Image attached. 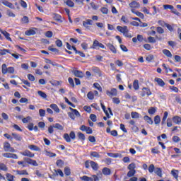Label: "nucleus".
<instances>
[{"instance_id": "nucleus-1", "label": "nucleus", "mask_w": 181, "mask_h": 181, "mask_svg": "<svg viewBox=\"0 0 181 181\" xmlns=\"http://www.w3.org/2000/svg\"><path fill=\"white\" fill-rule=\"evenodd\" d=\"M84 166L86 169H90V166L92 168V170L94 172H98V169H100V165L95 162L91 160H87L84 163Z\"/></svg>"}, {"instance_id": "nucleus-2", "label": "nucleus", "mask_w": 181, "mask_h": 181, "mask_svg": "<svg viewBox=\"0 0 181 181\" xmlns=\"http://www.w3.org/2000/svg\"><path fill=\"white\" fill-rule=\"evenodd\" d=\"M117 30L118 32H120V33H122L125 37H128L129 39H131L132 37V34L129 33V30H128V26L124 25V26H121L118 25L117 27Z\"/></svg>"}, {"instance_id": "nucleus-3", "label": "nucleus", "mask_w": 181, "mask_h": 181, "mask_svg": "<svg viewBox=\"0 0 181 181\" xmlns=\"http://www.w3.org/2000/svg\"><path fill=\"white\" fill-rule=\"evenodd\" d=\"M1 73L2 74H13L15 73V68L13 66H9L7 68L6 64H3L1 65Z\"/></svg>"}, {"instance_id": "nucleus-4", "label": "nucleus", "mask_w": 181, "mask_h": 181, "mask_svg": "<svg viewBox=\"0 0 181 181\" xmlns=\"http://www.w3.org/2000/svg\"><path fill=\"white\" fill-rule=\"evenodd\" d=\"M69 110L70 111H71V112H68V115L69 117H71V119H76V117H81V115H80V112H78L77 109L69 107Z\"/></svg>"}, {"instance_id": "nucleus-5", "label": "nucleus", "mask_w": 181, "mask_h": 181, "mask_svg": "<svg viewBox=\"0 0 181 181\" xmlns=\"http://www.w3.org/2000/svg\"><path fill=\"white\" fill-rule=\"evenodd\" d=\"M3 149L4 152H11V153L16 152V150H15L13 147L11 146V144L8 141H5L4 143Z\"/></svg>"}, {"instance_id": "nucleus-6", "label": "nucleus", "mask_w": 181, "mask_h": 181, "mask_svg": "<svg viewBox=\"0 0 181 181\" xmlns=\"http://www.w3.org/2000/svg\"><path fill=\"white\" fill-rule=\"evenodd\" d=\"M81 180L84 181H100V178H98V176L94 175L91 177H88L87 175H83L82 177H80Z\"/></svg>"}, {"instance_id": "nucleus-7", "label": "nucleus", "mask_w": 181, "mask_h": 181, "mask_svg": "<svg viewBox=\"0 0 181 181\" xmlns=\"http://www.w3.org/2000/svg\"><path fill=\"white\" fill-rule=\"evenodd\" d=\"M106 94L108 97H117L118 95V90L115 88H112L110 90H106Z\"/></svg>"}, {"instance_id": "nucleus-8", "label": "nucleus", "mask_w": 181, "mask_h": 181, "mask_svg": "<svg viewBox=\"0 0 181 181\" xmlns=\"http://www.w3.org/2000/svg\"><path fill=\"white\" fill-rule=\"evenodd\" d=\"M80 131H82L83 132H86L88 135H91L93 134V129H91L89 127H87L86 125H81L79 128Z\"/></svg>"}, {"instance_id": "nucleus-9", "label": "nucleus", "mask_w": 181, "mask_h": 181, "mask_svg": "<svg viewBox=\"0 0 181 181\" xmlns=\"http://www.w3.org/2000/svg\"><path fill=\"white\" fill-rule=\"evenodd\" d=\"M145 95H147V97H149V95H152V91H151V89L149 88L144 87L142 88L141 96L145 97Z\"/></svg>"}, {"instance_id": "nucleus-10", "label": "nucleus", "mask_w": 181, "mask_h": 181, "mask_svg": "<svg viewBox=\"0 0 181 181\" xmlns=\"http://www.w3.org/2000/svg\"><path fill=\"white\" fill-rule=\"evenodd\" d=\"M7 153H4L2 154V156L4 158H7L8 159H18V155L13 153H8V151H6Z\"/></svg>"}, {"instance_id": "nucleus-11", "label": "nucleus", "mask_w": 181, "mask_h": 181, "mask_svg": "<svg viewBox=\"0 0 181 181\" xmlns=\"http://www.w3.org/2000/svg\"><path fill=\"white\" fill-rule=\"evenodd\" d=\"M23 156H27L28 158H35V153H32L29 150H25L23 152L21 153Z\"/></svg>"}, {"instance_id": "nucleus-12", "label": "nucleus", "mask_w": 181, "mask_h": 181, "mask_svg": "<svg viewBox=\"0 0 181 181\" xmlns=\"http://www.w3.org/2000/svg\"><path fill=\"white\" fill-rule=\"evenodd\" d=\"M36 30H37V28H33L30 30H28L25 32V36H33L36 33Z\"/></svg>"}, {"instance_id": "nucleus-13", "label": "nucleus", "mask_w": 181, "mask_h": 181, "mask_svg": "<svg viewBox=\"0 0 181 181\" xmlns=\"http://www.w3.org/2000/svg\"><path fill=\"white\" fill-rule=\"evenodd\" d=\"M72 73L75 77H78V78H83L84 77V73L81 71L74 70Z\"/></svg>"}, {"instance_id": "nucleus-14", "label": "nucleus", "mask_w": 181, "mask_h": 181, "mask_svg": "<svg viewBox=\"0 0 181 181\" xmlns=\"http://www.w3.org/2000/svg\"><path fill=\"white\" fill-rule=\"evenodd\" d=\"M129 6H130V8H132L134 9H138V8H141V4H139V2H138V1H133L131 3H129Z\"/></svg>"}, {"instance_id": "nucleus-15", "label": "nucleus", "mask_w": 181, "mask_h": 181, "mask_svg": "<svg viewBox=\"0 0 181 181\" xmlns=\"http://www.w3.org/2000/svg\"><path fill=\"white\" fill-rule=\"evenodd\" d=\"M0 32L2 35H4L6 39L8 40V42H12V38H11V34H9V33H8L6 30H2V29H0Z\"/></svg>"}, {"instance_id": "nucleus-16", "label": "nucleus", "mask_w": 181, "mask_h": 181, "mask_svg": "<svg viewBox=\"0 0 181 181\" xmlns=\"http://www.w3.org/2000/svg\"><path fill=\"white\" fill-rule=\"evenodd\" d=\"M107 47H108L109 50L113 53V54H117V48L114 46V45L111 43L106 44Z\"/></svg>"}, {"instance_id": "nucleus-17", "label": "nucleus", "mask_w": 181, "mask_h": 181, "mask_svg": "<svg viewBox=\"0 0 181 181\" xmlns=\"http://www.w3.org/2000/svg\"><path fill=\"white\" fill-rule=\"evenodd\" d=\"M154 81L156 83H157V84L160 86V87H165V81L163 80H162V78H158V77H156L154 78Z\"/></svg>"}, {"instance_id": "nucleus-18", "label": "nucleus", "mask_w": 181, "mask_h": 181, "mask_svg": "<svg viewBox=\"0 0 181 181\" xmlns=\"http://www.w3.org/2000/svg\"><path fill=\"white\" fill-rule=\"evenodd\" d=\"M88 25H93V20L87 19L86 21H83V26L86 28V29H90V26H88Z\"/></svg>"}, {"instance_id": "nucleus-19", "label": "nucleus", "mask_w": 181, "mask_h": 181, "mask_svg": "<svg viewBox=\"0 0 181 181\" xmlns=\"http://www.w3.org/2000/svg\"><path fill=\"white\" fill-rule=\"evenodd\" d=\"M2 4L4 5V6H7V8H10V9H15V6L6 0H4Z\"/></svg>"}, {"instance_id": "nucleus-20", "label": "nucleus", "mask_w": 181, "mask_h": 181, "mask_svg": "<svg viewBox=\"0 0 181 181\" xmlns=\"http://www.w3.org/2000/svg\"><path fill=\"white\" fill-rule=\"evenodd\" d=\"M13 139H15V141H18L19 142H21V141H22V139H23L22 138V136H21V134H18V133H12L11 134Z\"/></svg>"}, {"instance_id": "nucleus-21", "label": "nucleus", "mask_w": 181, "mask_h": 181, "mask_svg": "<svg viewBox=\"0 0 181 181\" xmlns=\"http://www.w3.org/2000/svg\"><path fill=\"white\" fill-rule=\"evenodd\" d=\"M102 173L105 175V176H110V175H111V169L105 167L103 168L102 170Z\"/></svg>"}, {"instance_id": "nucleus-22", "label": "nucleus", "mask_w": 181, "mask_h": 181, "mask_svg": "<svg viewBox=\"0 0 181 181\" xmlns=\"http://www.w3.org/2000/svg\"><path fill=\"white\" fill-rule=\"evenodd\" d=\"M28 148H30V151H35V152H40L41 151L40 147H38L36 145H29Z\"/></svg>"}, {"instance_id": "nucleus-23", "label": "nucleus", "mask_w": 181, "mask_h": 181, "mask_svg": "<svg viewBox=\"0 0 181 181\" xmlns=\"http://www.w3.org/2000/svg\"><path fill=\"white\" fill-rule=\"evenodd\" d=\"M168 115H169V112L168 111L164 112L163 117L161 122V125H165L166 124V119H168Z\"/></svg>"}, {"instance_id": "nucleus-24", "label": "nucleus", "mask_w": 181, "mask_h": 181, "mask_svg": "<svg viewBox=\"0 0 181 181\" xmlns=\"http://www.w3.org/2000/svg\"><path fill=\"white\" fill-rule=\"evenodd\" d=\"M173 121L174 124H176L177 125H180L181 124V117L179 116H174L173 117Z\"/></svg>"}, {"instance_id": "nucleus-25", "label": "nucleus", "mask_w": 181, "mask_h": 181, "mask_svg": "<svg viewBox=\"0 0 181 181\" xmlns=\"http://www.w3.org/2000/svg\"><path fill=\"white\" fill-rule=\"evenodd\" d=\"M100 47V42L98 40H95L93 41V45L90 47V49H95V50H98V47Z\"/></svg>"}, {"instance_id": "nucleus-26", "label": "nucleus", "mask_w": 181, "mask_h": 181, "mask_svg": "<svg viewBox=\"0 0 181 181\" xmlns=\"http://www.w3.org/2000/svg\"><path fill=\"white\" fill-rule=\"evenodd\" d=\"M144 119L147 122V124H149V125H152L153 124V120H152V118L148 115H145L144 117Z\"/></svg>"}, {"instance_id": "nucleus-27", "label": "nucleus", "mask_w": 181, "mask_h": 181, "mask_svg": "<svg viewBox=\"0 0 181 181\" xmlns=\"http://www.w3.org/2000/svg\"><path fill=\"white\" fill-rule=\"evenodd\" d=\"M131 11L132 13H134V15H136V16H139V18H141V19H144V18H145V16L141 12L135 11V10L134 9H132Z\"/></svg>"}, {"instance_id": "nucleus-28", "label": "nucleus", "mask_w": 181, "mask_h": 181, "mask_svg": "<svg viewBox=\"0 0 181 181\" xmlns=\"http://www.w3.org/2000/svg\"><path fill=\"white\" fill-rule=\"evenodd\" d=\"M6 179L8 181H15V175L11 174V173H6Z\"/></svg>"}, {"instance_id": "nucleus-29", "label": "nucleus", "mask_w": 181, "mask_h": 181, "mask_svg": "<svg viewBox=\"0 0 181 181\" xmlns=\"http://www.w3.org/2000/svg\"><path fill=\"white\" fill-rule=\"evenodd\" d=\"M54 19L57 22H59V23H62L63 22V20H62V16H60V14L54 13Z\"/></svg>"}, {"instance_id": "nucleus-30", "label": "nucleus", "mask_w": 181, "mask_h": 181, "mask_svg": "<svg viewBox=\"0 0 181 181\" xmlns=\"http://www.w3.org/2000/svg\"><path fill=\"white\" fill-rule=\"evenodd\" d=\"M102 110H103V112H105L106 117L110 119L111 118V116H110V113H108V110H107V109L105 108V105H104V104L100 103Z\"/></svg>"}, {"instance_id": "nucleus-31", "label": "nucleus", "mask_w": 181, "mask_h": 181, "mask_svg": "<svg viewBox=\"0 0 181 181\" xmlns=\"http://www.w3.org/2000/svg\"><path fill=\"white\" fill-rule=\"evenodd\" d=\"M17 175H19L20 176H28L29 175V173H28V170H17Z\"/></svg>"}, {"instance_id": "nucleus-32", "label": "nucleus", "mask_w": 181, "mask_h": 181, "mask_svg": "<svg viewBox=\"0 0 181 181\" xmlns=\"http://www.w3.org/2000/svg\"><path fill=\"white\" fill-rule=\"evenodd\" d=\"M50 108H52V110H54V111L57 113L60 112V109L59 108V106H57V105L56 104H51Z\"/></svg>"}, {"instance_id": "nucleus-33", "label": "nucleus", "mask_w": 181, "mask_h": 181, "mask_svg": "<svg viewBox=\"0 0 181 181\" xmlns=\"http://www.w3.org/2000/svg\"><path fill=\"white\" fill-rule=\"evenodd\" d=\"M93 71L98 75V77H103V72L98 67H93Z\"/></svg>"}, {"instance_id": "nucleus-34", "label": "nucleus", "mask_w": 181, "mask_h": 181, "mask_svg": "<svg viewBox=\"0 0 181 181\" xmlns=\"http://www.w3.org/2000/svg\"><path fill=\"white\" fill-rule=\"evenodd\" d=\"M136 173V170H129L127 173V177H134L135 176V174Z\"/></svg>"}, {"instance_id": "nucleus-35", "label": "nucleus", "mask_w": 181, "mask_h": 181, "mask_svg": "<svg viewBox=\"0 0 181 181\" xmlns=\"http://www.w3.org/2000/svg\"><path fill=\"white\" fill-rule=\"evenodd\" d=\"M37 94L38 95H40V97H41V98H43L44 100H46L47 98V95L46 94V93L42 90L37 91Z\"/></svg>"}, {"instance_id": "nucleus-36", "label": "nucleus", "mask_w": 181, "mask_h": 181, "mask_svg": "<svg viewBox=\"0 0 181 181\" xmlns=\"http://www.w3.org/2000/svg\"><path fill=\"white\" fill-rule=\"evenodd\" d=\"M156 110L157 108L155 107H151L148 110V112L150 115H153L156 112Z\"/></svg>"}, {"instance_id": "nucleus-37", "label": "nucleus", "mask_w": 181, "mask_h": 181, "mask_svg": "<svg viewBox=\"0 0 181 181\" xmlns=\"http://www.w3.org/2000/svg\"><path fill=\"white\" fill-rule=\"evenodd\" d=\"M93 87L95 88H96V90H98V91H100V93H103V88L101 87V86L100 85V83H93Z\"/></svg>"}, {"instance_id": "nucleus-38", "label": "nucleus", "mask_w": 181, "mask_h": 181, "mask_svg": "<svg viewBox=\"0 0 181 181\" xmlns=\"http://www.w3.org/2000/svg\"><path fill=\"white\" fill-rule=\"evenodd\" d=\"M131 117L133 119H138V118H139V113L137 112H132Z\"/></svg>"}, {"instance_id": "nucleus-39", "label": "nucleus", "mask_w": 181, "mask_h": 181, "mask_svg": "<svg viewBox=\"0 0 181 181\" xmlns=\"http://www.w3.org/2000/svg\"><path fill=\"white\" fill-rule=\"evenodd\" d=\"M90 156H91L92 158H101V156H100V153H98V152H97V151H91V152H90Z\"/></svg>"}, {"instance_id": "nucleus-40", "label": "nucleus", "mask_w": 181, "mask_h": 181, "mask_svg": "<svg viewBox=\"0 0 181 181\" xmlns=\"http://www.w3.org/2000/svg\"><path fill=\"white\" fill-rule=\"evenodd\" d=\"M171 175L175 177V179H177L179 177V170H173L171 171Z\"/></svg>"}, {"instance_id": "nucleus-41", "label": "nucleus", "mask_w": 181, "mask_h": 181, "mask_svg": "<svg viewBox=\"0 0 181 181\" xmlns=\"http://www.w3.org/2000/svg\"><path fill=\"white\" fill-rule=\"evenodd\" d=\"M64 2L66 3V5H67V6H69V8H74V2H73V1L66 0V1H64Z\"/></svg>"}, {"instance_id": "nucleus-42", "label": "nucleus", "mask_w": 181, "mask_h": 181, "mask_svg": "<svg viewBox=\"0 0 181 181\" xmlns=\"http://www.w3.org/2000/svg\"><path fill=\"white\" fill-rule=\"evenodd\" d=\"M133 88H134L136 90H139V81L134 80L133 83Z\"/></svg>"}, {"instance_id": "nucleus-43", "label": "nucleus", "mask_w": 181, "mask_h": 181, "mask_svg": "<svg viewBox=\"0 0 181 181\" xmlns=\"http://www.w3.org/2000/svg\"><path fill=\"white\" fill-rule=\"evenodd\" d=\"M45 155L47 156H49V158H56L57 156L56 153L48 151H45Z\"/></svg>"}, {"instance_id": "nucleus-44", "label": "nucleus", "mask_w": 181, "mask_h": 181, "mask_svg": "<svg viewBox=\"0 0 181 181\" xmlns=\"http://www.w3.org/2000/svg\"><path fill=\"white\" fill-rule=\"evenodd\" d=\"M30 121H32V117L28 116L22 119L23 124H28Z\"/></svg>"}, {"instance_id": "nucleus-45", "label": "nucleus", "mask_w": 181, "mask_h": 181, "mask_svg": "<svg viewBox=\"0 0 181 181\" xmlns=\"http://www.w3.org/2000/svg\"><path fill=\"white\" fill-rule=\"evenodd\" d=\"M0 170H3L4 172H8V167L5 163H0Z\"/></svg>"}, {"instance_id": "nucleus-46", "label": "nucleus", "mask_w": 181, "mask_h": 181, "mask_svg": "<svg viewBox=\"0 0 181 181\" xmlns=\"http://www.w3.org/2000/svg\"><path fill=\"white\" fill-rule=\"evenodd\" d=\"M162 67H163V69H165V73H169V71H170L171 73L173 72V69L169 68V66H167L166 64H163Z\"/></svg>"}, {"instance_id": "nucleus-47", "label": "nucleus", "mask_w": 181, "mask_h": 181, "mask_svg": "<svg viewBox=\"0 0 181 181\" xmlns=\"http://www.w3.org/2000/svg\"><path fill=\"white\" fill-rule=\"evenodd\" d=\"M163 53L167 57H172V52H170L168 49H163Z\"/></svg>"}, {"instance_id": "nucleus-48", "label": "nucleus", "mask_w": 181, "mask_h": 181, "mask_svg": "<svg viewBox=\"0 0 181 181\" xmlns=\"http://www.w3.org/2000/svg\"><path fill=\"white\" fill-rule=\"evenodd\" d=\"M154 124L156 125L160 124V116L156 115L154 117Z\"/></svg>"}, {"instance_id": "nucleus-49", "label": "nucleus", "mask_w": 181, "mask_h": 181, "mask_svg": "<svg viewBox=\"0 0 181 181\" xmlns=\"http://www.w3.org/2000/svg\"><path fill=\"white\" fill-rule=\"evenodd\" d=\"M64 172L66 175V176H70L71 175V170H70V168L66 167L64 170Z\"/></svg>"}, {"instance_id": "nucleus-50", "label": "nucleus", "mask_w": 181, "mask_h": 181, "mask_svg": "<svg viewBox=\"0 0 181 181\" xmlns=\"http://www.w3.org/2000/svg\"><path fill=\"white\" fill-rule=\"evenodd\" d=\"M136 168V165H135V163H132L128 165L127 169L129 170H135Z\"/></svg>"}, {"instance_id": "nucleus-51", "label": "nucleus", "mask_w": 181, "mask_h": 181, "mask_svg": "<svg viewBox=\"0 0 181 181\" xmlns=\"http://www.w3.org/2000/svg\"><path fill=\"white\" fill-rule=\"evenodd\" d=\"M56 165L58 168H62V166H64V162L63 160H57L56 162Z\"/></svg>"}, {"instance_id": "nucleus-52", "label": "nucleus", "mask_w": 181, "mask_h": 181, "mask_svg": "<svg viewBox=\"0 0 181 181\" xmlns=\"http://www.w3.org/2000/svg\"><path fill=\"white\" fill-rule=\"evenodd\" d=\"M155 173L156 175H157V176H159V177H162V168H157L155 171Z\"/></svg>"}, {"instance_id": "nucleus-53", "label": "nucleus", "mask_w": 181, "mask_h": 181, "mask_svg": "<svg viewBox=\"0 0 181 181\" xmlns=\"http://www.w3.org/2000/svg\"><path fill=\"white\" fill-rule=\"evenodd\" d=\"M78 138L81 141H86V135H84V134H83L81 132L78 133Z\"/></svg>"}, {"instance_id": "nucleus-54", "label": "nucleus", "mask_w": 181, "mask_h": 181, "mask_svg": "<svg viewBox=\"0 0 181 181\" xmlns=\"http://www.w3.org/2000/svg\"><path fill=\"white\" fill-rule=\"evenodd\" d=\"M54 127L56 128V129H59V131H63V129H64V127L59 123H56Z\"/></svg>"}, {"instance_id": "nucleus-55", "label": "nucleus", "mask_w": 181, "mask_h": 181, "mask_svg": "<svg viewBox=\"0 0 181 181\" xmlns=\"http://www.w3.org/2000/svg\"><path fill=\"white\" fill-rule=\"evenodd\" d=\"M6 53H8L9 54H11V50L6 49H1L0 54H1V56H5V54H6Z\"/></svg>"}, {"instance_id": "nucleus-56", "label": "nucleus", "mask_w": 181, "mask_h": 181, "mask_svg": "<svg viewBox=\"0 0 181 181\" xmlns=\"http://www.w3.org/2000/svg\"><path fill=\"white\" fill-rule=\"evenodd\" d=\"M64 139H65L66 142H71V139L67 133L64 134Z\"/></svg>"}, {"instance_id": "nucleus-57", "label": "nucleus", "mask_w": 181, "mask_h": 181, "mask_svg": "<svg viewBox=\"0 0 181 181\" xmlns=\"http://www.w3.org/2000/svg\"><path fill=\"white\" fill-rule=\"evenodd\" d=\"M48 49L49 50V52H53V53H59V49L53 48V45L49 46L48 47Z\"/></svg>"}, {"instance_id": "nucleus-58", "label": "nucleus", "mask_w": 181, "mask_h": 181, "mask_svg": "<svg viewBox=\"0 0 181 181\" xmlns=\"http://www.w3.org/2000/svg\"><path fill=\"white\" fill-rule=\"evenodd\" d=\"M168 46H170V47H172L173 49H175V47H176V45H177V43H176V42L175 41H168Z\"/></svg>"}, {"instance_id": "nucleus-59", "label": "nucleus", "mask_w": 181, "mask_h": 181, "mask_svg": "<svg viewBox=\"0 0 181 181\" xmlns=\"http://www.w3.org/2000/svg\"><path fill=\"white\" fill-rule=\"evenodd\" d=\"M153 59H155V57H153L152 54H150L146 57V62H148V63H151Z\"/></svg>"}, {"instance_id": "nucleus-60", "label": "nucleus", "mask_w": 181, "mask_h": 181, "mask_svg": "<svg viewBox=\"0 0 181 181\" xmlns=\"http://www.w3.org/2000/svg\"><path fill=\"white\" fill-rule=\"evenodd\" d=\"M154 171H155V165L151 164L148 166V172L149 173H153Z\"/></svg>"}, {"instance_id": "nucleus-61", "label": "nucleus", "mask_w": 181, "mask_h": 181, "mask_svg": "<svg viewBox=\"0 0 181 181\" xmlns=\"http://www.w3.org/2000/svg\"><path fill=\"white\" fill-rule=\"evenodd\" d=\"M100 12L103 13V15H107L108 14V8L107 7H102L100 8Z\"/></svg>"}, {"instance_id": "nucleus-62", "label": "nucleus", "mask_w": 181, "mask_h": 181, "mask_svg": "<svg viewBox=\"0 0 181 181\" xmlns=\"http://www.w3.org/2000/svg\"><path fill=\"white\" fill-rule=\"evenodd\" d=\"M169 89L174 93H179V88L176 86H169Z\"/></svg>"}, {"instance_id": "nucleus-63", "label": "nucleus", "mask_w": 181, "mask_h": 181, "mask_svg": "<svg viewBox=\"0 0 181 181\" xmlns=\"http://www.w3.org/2000/svg\"><path fill=\"white\" fill-rule=\"evenodd\" d=\"M88 100H94V93L93 92H88L87 94Z\"/></svg>"}, {"instance_id": "nucleus-64", "label": "nucleus", "mask_w": 181, "mask_h": 181, "mask_svg": "<svg viewBox=\"0 0 181 181\" xmlns=\"http://www.w3.org/2000/svg\"><path fill=\"white\" fill-rule=\"evenodd\" d=\"M88 141L91 142V144H95L96 141L95 137L94 136H89Z\"/></svg>"}]
</instances>
